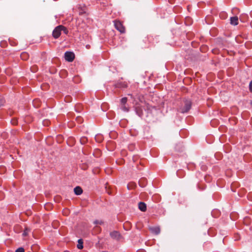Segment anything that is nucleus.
<instances>
[{"label":"nucleus","mask_w":252,"mask_h":252,"mask_svg":"<svg viewBox=\"0 0 252 252\" xmlns=\"http://www.w3.org/2000/svg\"><path fill=\"white\" fill-rule=\"evenodd\" d=\"M29 54L26 52H23L20 55V58L23 61H26L29 58Z\"/></svg>","instance_id":"nucleus-10"},{"label":"nucleus","mask_w":252,"mask_h":252,"mask_svg":"<svg viewBox=\"0 0 252 252\" xmlns=\"http://www.w3.org/2000/svg\"><path fill=\"white\" fill-rule=\"evenodd\" d=\"M94 223L95 224H102L103 222L102 220H96L94 221Z\"/></svg>","instance_id":"nucleus-19"},{"label":"nucleus","mask_w":252,"mask_h":252,"mask_svg":"<svg viewBox=\"0 0 252 252\" xmlns=\"http://www.w3.org/2000/svg\"><path fill=\"white\" fill-rule=\"evenodd\" d=\"M191 103L189 100H186L185 102V106L183 108H181V113H185L188 112L191 108Z\"/></svg>","instance_id":"nucleus-4"},{"label":"nucleus","mask_w":252,"mask_h":252,"mask_svg":"<svg viewBox=\"0 0 252 252\" xmlns=\"http://www.w3.org/2000/svg\"><path fill=\"white\" fill-rule=\"evenodd\" d=\"M150 230L153 233L156 235L158 234L160 232V228L158 226L150 227Z\"/></svg>","instance_id":"nucleus-7"},{"label":"nucleus","mask_w":252,"mask_h":252,"mask_svg":"<svg viewBox=\"0 0 252 252\" xmlns=\"http://www.w3.org/2000/svg\"><path fill=\"white\" fill-rule=\"evenodd\" d=\"M64 59L68 62H72L75 58V54L72 52L67 51L64 53Z\"/></svg>","instance_id":"nucleus-2"},{"label":"nucleus","mask_w":252,"mask_h":252,"mask_svg":"<svg viewBox=\"0 0 252 252\" xmlns=\"http://www.w3.org/2000/svg\"><path fill=\"white\" fill-rule=\"evenodd\" d=\"M136 111L137 114L139 116H141L142 115V111L141 109L140 108L136 107Z\"/></svg>","instance_id":"nucleus-13"},{"label":"nucleus","mask_w":252,"mask_h":252,"mask_svg":"<svg viewBox=\"0 0 252 252\" xmlns=\"http://www.w3.org/2000/svg\"><path fill=\"white\" fill-rule=\"evenodd\" d=\"M85 140H86V139H85V138H82V139H81V142L82 143V142H85Z\"/></svg>","instance_id":"nucleus-25"},{"label":"nucleus","mask_w":252,"mask_h":252,"mask_svg":"<svg viewBox=\"0 0 252 252\" xmlns=\"http://www.w3.org/2000/svg\"><path fill=\"white\" fill-rule=\"evenodd\" d=\"M212 52L214 54H217L219 53V51L218 49H212Z\"/></svg>","instance_id":"nucleus-21"},{"label":"nucleus","mask_w":252,"mask_h":252,"mask_svg":"<svg viewBox=\"0 0 252 252\" xmlns=\"http://www.w3.org/2000/svg\"><path fill=\"white\" fill-rule=\"evenodd\" d=\"M230 24L234 26L238 24V18L237 16H234L230 18Z\"/></svg>","instance_id":"nucleus-8"},{"label":"nucleus","mask_w":252,"mask_h":252,"mask_svg":"<svg viewBox=\"0 0 252 252\" xmlns=\"http://www.w3.org/2000/svg\"><path fill=\"white\" fill-rule=\"evenodd\" d=\"M204 48H206V47H204ZM203 48H204V47H202V48L201 49V50L202 51H203Z\"/></svg>","instance_id":"nucleus-26"},{"label":"nucleus","mask_w":252,"mask_h":252,"mask_svg":"<svg viewBox=\"0 0 252 252\" xmlns=\"http://www.w3.org/2000/svg\"><path fill=\"white\" fill-rule=\"evenodd\" d=\"M4 103V101L2 99V98H0V107L3 105V104Z\"/></svg>","instance_id":"nucleus-22"},{"label":"nucleus","mask_w":252,"mask_h":252,"mask_svg":"<svg viewBox=\"0 0 252 252\" xmlns=\"http://www.w3.org/2000/svg\"><path fill=\"white\" fill-rule=\"evenodd\" d=\"M15 252H25V250L23 248L21 247V248H19L18 249H17L15 251Z\"/></svg>","instance_id":"nucleus-18"},{"label":"nucleus","mask_w":252,"mask_h":252,"mask_svg":"<svg viewBox=\"0 0 252 252\" xmlns=\"http://www.w3.org/2000/svg\"><path fill=\"white\" fill-rule=\"evenodd\" d=\"M121 109L122 110L127 112L128 111V108L126 106V105H121Z\"/></svg>","instance_id":"nucleus-16"},{"label":"nucleus","mask_w":252,"mask_h":252,"mask_svg":"<svg viewBox=\"0 0 252 252\" xmlns=\"http://www.w3.org/2000/svg\"><path fill=\"white\" fill-rule=\"evenodd\" d=\"M62 32L63 31L65 34H67L68 32V30L64 26L63 28H61Z\"/></svg>","instance_id":"nucleus-17"},{"label":"nucleus","mask_w":252,"mask_h":252,"mask_svg":"<svg viewBox=\"0 0 252 252\" xmlns=\"http://www.w3.org/2000/svg\"><path fill=\"white\" fill-rule=\"evenodd\" d=\"M114 22L115 27L118 31H119L122 33L125 32V28L120 21L115 20L114 21Z\"/></svg>","instance_id":"nucleus-1"},{"label":"nucleus","mask_w":252,"mask_h":252,"mask_svg":"<svg viewBox=\"0 0 252 252\" xmlns=\"http://www.w3.org/2000/svg\"><path fill=\"white\" fill-rule=\"evenodd\" d=\"M249 88H250V90L251 92H252V81H251L250 83V85H249Z\"/></svg>","instance_id":"nucleus-23"},{"label":"nucleus","mask_w":252,"mask_h":252,"mask_svg":"<svg viewBox=\"0 0 252 252\" xmlns=\"http://www.w3.org/2000/svg\"><path fill=\"white\" fill-rule=\"evenodd\" d=\"M61 28H63V26L60 25L56 27L54 30L52 35L55 38L57 39L60 36L62 32Z\"/></svg>","instance_id":"nucleus-3"},{"label":"nucleus","mask_w":252,"mask_h":252,"mask_svg":"<svg viewBox=\"0 0 252 252\" xmlns=\"http://www.w3.org/2000/svg\"><path fill=\"white\" fill-rule=\"evenodd\" d=\"M74 191L75 194L78 195L82 194L83 190L80 187H76L74 189Z\"/></svg>","instance_id":"nucleus-9"},{"label":"nucleus","mask_w":252,"mask_h":252,"mask_svg":"<svg viewBox=\"0 0 252 252\" xmlns=\"http://www.w3.org/2000/svg\"><path fill=\"white\" fill-rule=\"evenodd\" d=\"M29 231V230L26 228L23 233V235L24 236H27L28 235Z\"/></svg>","instance_id":"nucleus-20"},{"label":"nucleus","mask_w":252,"mask_h":252,"mask_svg":"<svg viewBox=\"0 0 252 252\" xmlns=\"http://www.w3.org/2000/svg\"><path fill=\"white\" fill-rule=\"evenodd\" d=\"M138 208L140 211L145 212L147 210L146 204L143 202H140L138 203Z\"/></svg>","instance_id":"nucleus-6"},{"label":"nucleus","mask_w":252,"mask_h":252,"mask_svg":"<svg viewBox=\"0 0 252 252\" xmlns=\"http://www.w3.org/2000/svg\"><path fill=\"white\" fill-rule=\"evenodd\" d=\"M127 86V84L126 82L124 83H118L116 85L117 88H126Z\"/></svg>","instance_id":"nucleus-11"},{"label":"nucleus","mask_w":252,"mask_h":252,"mask_svg":"<svg viewBox=\"0 0 252 252\" xmlns=\"http://www.w3.org/2000/svg\"><path fill=\"white\" fill-rule=\"evenodd\" d=\"M11 123L13 125H16L17 124L16 120H12Z\"/></svg>","instance_id":"nucleus-24"},{"label":"nucleus","mask_w":252,"mask_h":252,"mask_svg":"<svg viewBox=\"0 0 252 252\" xmlns=\"http://www.w3.org/2000/svg\"><path fill=\"white\" fill-rule=\"evenodd\" d=\"M110 236L113 239L116 240H119L121 236L119 232L116 231L111 232Z\"/></svg>","instance_id":"nucleus-5"},{"label":"nucleus","mask_w":252,"mask_h":252,"mask_svg":"<svg viewBox=\"0 0 252 252\" xmlns=\"http://www.w3.org/2000/svg\"><path fill=\"white\" fill-rule=\"evenodd\" d=\"M77 247L78 249H82L83 248V242L82 239H79L78 240V244Z\"/></svg>","instance_id":"nucleus-12"},{"label":"nucleus","mask_w":252,"mask_h":252,"mask_svg":"<svg viewBox=\"0 0 252 252\" xmlns=\"http://www.w3.org/2000/svg\"><path fill=\"white\" fill-rule=\"evenodd\" d=\"M78 8L81 9V11L79 12L80 15H83V14L86 13L85 9L84 8H82L81 5H79Z\"/></svg>","instance_id":"nucleus-15"},{"label":"nucleus","mask_w":252,"mask_h":252,"mask_svg":"<svg viewBox=\"0 0 252 252\" xmlns=\"http://www.w3.org/2000/svg\"><path fill=\"white\" fill-rule=\"evenodd\" d=\"M127 101V99L126 97H125L121 99V105H126Z\"/></svg>","instance_id":"nucleus-14"},{"label":"nucleus","mask_w":252,"mask_h":252,"mask_svg":"<svg viewBox=\"0 0 252 252\" xmlns=\"http://www.w3.org/2000/svg\"><path fill=\"white\" fill-rule=\"evenodd\" d=\"M250 103L252 105V100L251 101Z\"/></svg>","instance_id":"nucleus-27"}]
</instances>
